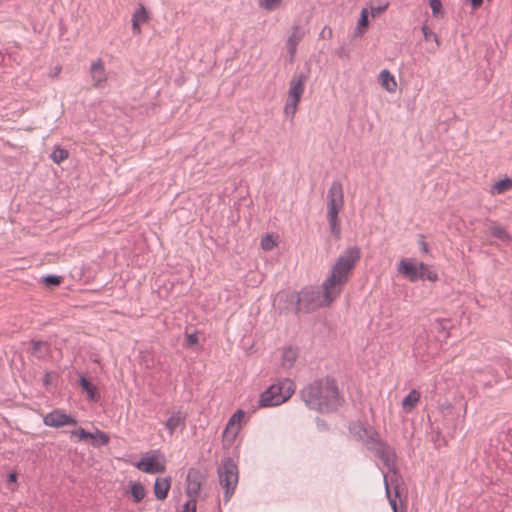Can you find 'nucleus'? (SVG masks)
<instances>
[{
    "label": "nucleus",
    "instance_id": "38",
    "mask_svg": "<svg viewBox=\"0 0 512 512\" xmlns=\"http://www.w3.org/2000/svg\"><path fill=\"white\" fill-rule=\"evenodd\" d=\"M332 35H333L332 29H331V28H329L328 26H325V27L322 29V31L320 32L319 37H320V38H323V39H324V38H328V39H330V38L332 37Z\"/></svg>",
    "mask_w": 512,
    "mask_h": 512
},
{
    "label": "nucleus",
    "instance_id": "41",
    "mask_svg": "<svg viewBox=\"0 0 512 512\" xmlns=\"http://www.w3.org/2000/svg\"><path fill=\"white\" fill-rule=\"evenodd\" d=\"M483 3V0H471V5L474 9L479 8Z\"/></svg>",
    "mask_w": 512,
    "mask_h": 512
},
{
    "label": "nucleus",
    "instance_id": "43",
    "mask_svg": "<svg viewBox=\"0 0 512 512\" xmlns=\"http://www.w3.org/2000/svg\"><path fill=\"white\" fill-rule=\"evenodd\" d=\"M390 504L394 510V512H397V506H396V501L395 500H390Z\"/></svg>",
    "mask_w": 512,
    "mask_h": 512
},
{
    "label": "nucleus",
    "instance_id": "25",
    "mask_svg": "<svg viewBox=\"0 0 512 512\" xmlns=\"http://www.w3.org/2000/svg\"><path fill=\"white\" fill-rule=\"evenodd\" d=\"M68 157H69L68 150H66L60 146H56L51 153V159L56 164H61L62 162L67 160Z\"/></svg>",
    "mask_w": 512,
    "mask_h": 512
},
{
    "label": "nucleus",
    "instance_id": "2",
    "mask_svg": "<svg viewBox=\"0 0 512 512\" xmlns=\"http://www.w3.org/2000/svg\"><path fill=\"white\" fill-rule=\"evenodd\" d=\"M302 397L310 408L321 412L330 411L340 403L338 388L331 379L319 381L305 388Z\"/></svg>",
    "mask_w": 512,
    "mask_h": 512
},
{
    "label": "nucleus",
    "instance_id": "16",
    "mask_svg": "<svg viewBox=\"0 0 512 512\" xmlns=\"http://www.w3.org/2000/svg\"><path fill=\"white\" fill-rule=\"evenodd\" d=\"M132 498L133 502L139 503L146 496V489L141 482L130 481L126 492Z\"/></svg>",
    "mask_w": 512,
    "mask_h": 512
},
{
    "label": "nucleus",
    "instance_id": "45",
    "mask_svg": "<svg viewBox=\"0 0 512 512\" xmlns=\"http://www.w3.org/2000/svg\"><path fill=\"white\" fill-rule=\"evenodd\" d=\"M46 383L49 382V379H48V375H46V380H45Z\"/></svg>",
    "mask_w": 512,
    "mask_h": 512
},
{
    "label": "nucleus",
    "instance_id": "9",
    "mask_svg": "<svg viewBox=\"0 0 512 512\" xmlns=\"http://www.w3.org/2000/svg\"><path fill=\"white\" fill-rule=\"evenodd\" d=\"M245 418V412L243 410H237L228 420V423L223 431V441L228 444H232L239 432L242 429Z\"/></svg>",
    "mask_w": 512,
    "mask_h": 512
},
{
    "label": "nucleus",
    "instance_id": "32",
    "mask_svg": "<svg viewBox=\"0 0 512 512\" xmlns=\"http://www.w3.org/2000/svg\"><path fill=\"white\" fill-rule=\"evenodd\" d=\"M429 4L431 7L433 16L438 17L442 13L441 0H430Z\"/></svg>",
    "mask_w": 512,
    "mask_h": 512
},
{
    "label": "nucleus",
    "instance_id": "26",
    "mask_svg": "<svg viewBox=\"0 0 512 512\" xmlns=\"http://www.w3.org/2000/svg\"><path fill=\"white\" fill-rule=\"evenodd\" d=\"M94 446L107 445L110 441L108 434L101 430H96L92 433V437H89Z\"/></svg>",
    "mask_w": 512,
    "mask_h": 512
},
{
    "label": "nucleus",
    "instance_id": "27",
    "mask_svg": "<svg viewBox=\"0 0 512 512\" xmlns=\"http://www.w3.org/2000/svg\"><path fill=\"white\" fill-rule=\"evenodd\" d=\"M368 26V10L363 8L360 13V18L355 28V36H361L364 29Z\"/></svg>",
    "mask_w": 512,
    "mask_h": 512
},
{
    "label": "nucleus",
    "instance_id": "31",
    "mask_svg": "<svg viewBox=\"0 0 512 512\" xmlns=\"http://www.w3.org/2000/svg\"><path fill=\"white\" fill-rule=\"evenodd\" d=\"M71 437L77 438L78 441L89 440V437H92V433L85 431L83 428H78L71 431Z\"/></svg>",
    "mask_w": 512,
    "mask_h": 512
},
{
    "label": "nucleus",
    "instance_id": "18",
    "mask_svg": "<svg viewBox=\"0 0 512 512\" xmlns=\"http://www.w3.org/2000/svg\"><path fill=\"white\" fill-rule=\"evenodd\" d=\"M489 234L503 241H510L511 236L507 230L497 222L490 221L487 226Z\"/></svg>",
    "mask_w": 512,
    "mask_h": 512
},
{
    "label": "nucleus",
    "instance_id": "3",
    "mask_svg": "<svg viewBox=\"0 0 512 512\" xmlns=\"http://www.w3.org/2000/svg\"><path fill=\"white\" fill-rule=\"evenodd\" d=\"M295 384L290 379H282L265 390L259 399L261 407L278 406L286 402L295 392Z\"/></svg>",
    "mask_w": 512,
    "mask_h": 512
},
{
    "label": "nucleus",
    "instance_id": "13",
    "mask_svg": "<svg viewBox=\"0 0 512 512\" xmlns=\"http://www.w3.org/2000/svg\"><path fill=\"white\" fill-rule=\"evenodd\" d=\"M304 36V31L299 26H294L291 35L286 40V47L290 57V61H293L296 54L297 46Z\"/></svg>",
    "mask_w": 512,
    "mask_h": 512
},
{
    "label": "nucleus",
    "instance_id": "42",
    "mask_svg": "<svg viewBox=\"0 0 512 512\" xmlns=\"http://www.w3.org/2000/svg\"><path fill=\"white\" fill-rule=\"evenodd\" d=\"M44 345L43 342L40 341H34L33 342V350L38 351L42 346Z\"/></svg>",
    "mask_w": 512,
    "mask_h": 512
},
{
    "label": "nucleus",
    "instance_id": "5",
    "mask_svg": "<svg viewBox=\"0 0 512 512\" xmlns=\"http://www.w3.org/2000/svg\"><path fill=\"white\" fill-rule=\"evenodd\" d=\"M397 270L411 282H416L419 279H427L431 282L438 280L437 273L432 271L428 265L410 258L400 260Z\"/></svg>",
    "mask_w": 512,
    "mask_h": 512
},
{
    "label": "nucleus",
    "instance_id": "8",
    "mask_svg": "<svg viewBox=\"0 0 512 512\" xmlns=\"http://www.w3.org/2000/svg\"><path fill=\"white\" fill-rule=\"evenodd\" d=\"M135 467L144 473L157 474L166 470V462L159 451H150L135 463Z\"/></svg>",
    "mask_w": 512,
    "mask_h": 512
},
{
    "label": "nucleus",
    "instance_id": "12",
    "mask_svg": "<svg viewBox=\"0 0 512 512\" xmlns=\"http://www.w3.org/2000/svg\"><path fill=\"white\" fill-rule=\"evenodd\" d=\"M90 76L93 84L97 87L102 86L106 82L107 75L104 63L101 59L92 62L90 66Z\"/></svg>",
    "mask_w": 512,
    "mask_h": 512
},
{
    "label": "nucleus",
    "instance_id": "30",
    "mask_svg": "<svg viewBox=\"0 0 512 512\" xmlns=\"http://www.w3.org/2000/svg\"><path fill=\"white\" fill-rule=\"evenodd\" d=\"M283 0H259V6L267 11L278 9Z\"/></svg>",
    "mask_w": 512,
    "mask_h": 512
},
{
    "label": "nucleus",
    "instance_id": "1",
    "mask_svg": "<svg viewBox=\"0 0 512 512\" xmlns=\"http://www.w3.org/2000/svg\"><path fill=\"white\" fill-rule=\"evenodd\" d=\"M360 258L361 250L357 246L347 248L338 256L328 277L322 284V288L326 290L327 298H338L340 296Z\"/></svg>",
    "mask_w": 512,
    "mask_h": 512
},
{
    "label": "nucleus",
    "instance_id": "39",
    "mask_svg": "<svg viewBox=\"0 0 512 512\" xmlns=\"http://www.w3.org/2000/svg\"><path fill=\"white\" fill-rule=\"evenodd\" d=\"M18 479V475L15 472H11L7 477V482L9 484H16Z\"/></svg>",
    "mask_w": 512,
    "mask_h": 512
},
{
    "label": "nucleus",
    "instance_id": "33",
    "mask_svg": "<svg viewBox=\"0 0 512 512\" xmlns=\"http://www.w3.org/2000/svg\"><path fill=\"white\" fill-rule=\"evenodd\" d=\"M388 7V3H383L378 6H371V16L376 17L380 13L384 12Z\"/></svg>",
    "mask_w": 512,
    "mask_h": 512
},
{
    "label": "nucleus",
    "instance_id": "20",
    "mask_svg": "<svg viewBox=\"0 0 512 512\" xmlns=\"http://www.w3.org/2000/svg\"><path fill=\"white\" fill-rule=\"evenodd\" d=\"M164 424L170 435H172L178 427L185 426V420L180 413H174L166 420Z\"/></svg>",
    "mask_w": 512,
    "mask_h": 512
},
{
    "label": "nucleus",
    "instance_id": "22",
    "mask_svg": "<svg viewBox=\"0 0 512 512\" xmlns=\"http://www.w3.org/2000/svg\"><path fill=\"white\" fill-rule=\"evenodd\" d=\"M80 386L83 389V391L87 393L88 398L90 400H92V401L99 400L100 395L98 393L96 386H94L87 378H85V377L80 378Z\"/></svg>",
    "mask_w": 512,
    "mask_h": 512
},
{
    "label": "nucleus",
    "instance_id": "17",
    "mask_svg": "<svg viewBox=\"0 0 512 512\" xmlns=\"http://www.w3.org/2000/svg\"><path fill=\"white\" fill-rule=\"evenodd\" d=\"M149 14L144 6H140L132 15V30L134 34L141 32L140 24L147 22Z\"/></svg>",
    "mask_w": 512,
    "mask_h": 512
},
{
    "label": "nucleus",
    "instance_id": "10",
    "mask_svg": "<svg viewBox=\"0 0 512 512\" xmlns=\"http://www.w3.org/2000/svg\"><path fill=\"white\" fill-rule=\"evenodd\" d=\"M43 422L46 426L53 428H61L67 425H76L77 421L65 411L61 409H55L52 412L44 416Z\"/></svg>",
    "mask_w": 512,
    "mask_h": 512
},
{
    "label": "nucleus",
    "instance_id": "44",
    "mask_svg": "<svg viewBox=\"0 0 512 512\" xmlns=\"http://www.w3.org/2000/svg\"><path fill=\"white\" fill-rule=\"evenodd\" d=\"M422 249H423L424 251H427V247H426V244H425V243H423Z\"/></svg>",
    "mask_w": 512,
    "mask_h": 512
},
{
    "label": "nucleus",
    "instance_id": "36",
    "mask_svg": "<svg viewBox=\"0 0 512 512\" xmlns=\"http://www.w3.org/2000/svg\"><path fill=\"white\" fill-rule=\"evenodd\" d=\"M182 512H196V500L189 499L184 505Z\"/></svg>",
    "mask_w": 512,
    "mask_h": 512
},
{
    "label": "nucleus",
    "instance_id": "29",
    "mask_svg": "<svg viewBox=\"0 0 512 512\" xmlns=\"http://www.w3.org/2000/svg\"><path fill=\"white\" fill-rule=\"evenodd\" d=\"M298 103L299 98H289L284 108L285 114L287 116L293 117L297 111Z\"/></svg>",
    "mask_w": 512,
    "mask_h": 512
},
{
    "label": "nucleus",
    "instance_id": "6",
    "mask_svg": "<svg viewBox=\"0 0 512 512\" xmlns=\"http://www.w3.org/2000/svg\"><path fill=\"white\" fill-rule=\"evenodd\" d=\"M337 298H327L326 290H318L314 287H308L301 290L298 294V309L309 312L320 307L330 306Z\"/></svg>",
    "mask_w": 512,
    "mask_h": 512
},
{
    "label": "nucleus",
    "instance_id": "24",
    "mask_svg": "<svg viewBox=\"0 0 512 512\" xmlns=\"http://www.w3.org/2000/svg\"><path fill=\"white\" fill-rule=\"evenodd\" d=\"M512 189V179L504 178L497 181L491 187V194L500 195Z\"/></svg>",
    "mask_w": 512,
    "mask_h": 512
},
{
    "label": "nucleus",
    "instance_id": "14",
    "mask_svg": "<svg viewBox=\"0 0 512 512\" xmlns=\"http://www.w3.org/2000/svg\"><path fill=\"white\" fill-rule=\"evenodd\" d=\"M171 488V477H158L154 483V495L158 500H165Z\"/></svg>",
    "mask_w": 512,
    "mask_h": 512
},
{
    "label": "nucleus",
    "instance_id": "15",
    "mask_svg": "<svg viewBox=\"0 0 512 512\" xmlns=\"http://www.w3.org/2000/svg\"><path fill=\"white\" fill-rule=\"evenodd\" d=\"M421 399V393L416 390L412 389L402 400L401 406L404 413L409 414L411 413Z\"/></svg>",
    "mask_w": 512,
    "mask_h": 512
},
{
    "label": "nucleus",
    "instance_id": "37",
    "mask_svg": "<svg viewBox=\"0 0 512 512\" xmlns=\"http://www.w3.org/2000/svg\"><path fill=\"white\" fill-rule=\"evenodd\" d=\"M198 342V336L195 333L186 335V343L188 346H194Z\"/></svg>",
    "mask_w": 512,
    "mask_h": 512
},
{
    "label": "nucleus",
    "instance_id": "28",
    "mask_svg": "<svg viewBox=\"0 0 512 512\" xmlns=\"http://www.w3.org/2000/svg\"><path fill=\"white\" fill-rule=\"evenodd\" d=\"M261 248L265 251H271L277 245V237L267 234L261 239Z\"/></svg>",
    "mask_w": 512,
    "mask_h": 512
},
{
    "label": "nucleus",
    "instance_id": "7",
    "mask_svg": "<svg viewBox=\"0 0 512 512\" xmlns=\"http://www.w3.org/2000/svg\"><path fill=\"white\" fill-rule=\"evenodd\" d=\"M219 482L225 489V500L228 501L238 484V467L232 460L224 461L218 469Z\"/></svg>",
    "mask_w": 512,
    "mask_h": 512
},
{
    "label": "nucleus",
    "instance_id": "21",
    "mask_svg": "<svg viewBox=\"0 0 512 512\" xmlns=\"http://www.w3.org/2000/svg\"><path fill=\"white\" fill-rule=\"evenodd\" d=\"M379 79L383 88H385L389 93L395 91L397 84L393 75L388 70H382L380 72Z\"/></svg>",
    "mask_w": 512,
    "mask_h": 512
},
{
    "label": "nucleus",
    "instance_id": "35",
    "mask_svg": "<svg viewBox=\"0 0 512 512\" xmlns=\"http://www.w3.org/2000/svg\"><path fill=\"white\" fill-rule=\"evenodd\" d=\"M44 282L47 284V285H53V286H57L61 283V277L59 276H54V275H49V276H46L44 278Z\"/></svg>",
    "mask_w": 512,
    "mask_h": 512
},
{
    "label": "nucleus",
    "instance_id": "19",
    "mask_svg": "<svg viewBox=\"0 0 512 512\" xmlns=\"http://www.w3.org/2000/svg\"><path fill=\"white\" fill-rule=\"evenodd\" d=\"M298 359V350L292 347L283 349L281 357V365L285 369H290L294 366Z\"/></svg>",
    "mask_w": 512,
    "mask_h": 512
},
{
    "label": "nucleus",
    "instance_id": "4",
    "mask_svg": "<svg viewBox=\"0 0 512 512\" xmlns=\"http://www.w3.org/2000/svg\"><path fill=\"white\" fill-rule=\"evenodd\" d=\"M344 206L343 189L340 183H333L327 194V218L330 225L331 233L336 237H340V224L338 213Z\"/></svg>",
    "mask_w": 512,
    "mask_h": 512
},
{
    "label": "nucleus",
    "instance_id": "11",
    "mask_svg": "<svg viewBox=\"0 0 512 512\" xmlns=\"http://www.w3.org/2000/svg\"><path fill=\"white\" fill-rule=\"evenodd\" d=\"M202 485V476L199 471L191 469L187 474V495L190 499L197 498Z\"/></svg>",
    "mask_w": 512,
    "mask_h": 512
},
{
    "label": "nucleus",
    "instance_id": "34",
    "mask_svg": "<svg viewBox=\"0 0 512 512\" xmlns=\"http://www.w3.org/2000/svg\"><path fill=\"white\" fill-rule=\"evenodd\" d=\"M422 32H423V36H424L425 40H427V41L431 40V39H433L435 41L438 40L437 35L431 29H429L427 26L422 27Z\"/></svg>",
    "mask_w": 512,
    "mask_h": 512
},
{
    "label": "nucleus",
    "instance_id": "23",
    "mask_svg": "<svg viewBox=\"0 0 512 512\" xmlns=\"http://www.w3.org/2000/svg\"><path fill=\"white\" fill-rule=\"evenodd\" d=\"M305 75L300 74L297 78H294L291 82V86L288 92V96H301L304 92Z\"/></svg>",
    "mask_w": 512,
    "mask_h": 512
},
{
    "label": "nucleus",
    "instance_id": "40",
    "mask_svg": "<svg viewBox=\"0 0 512 512\" xmlns=\"http://www.w3.org/2000/svg\"><path fill=\"white\" fill-rule=\"evenodd\" d=\"M61 72V66L57 65L55 66L51 72H50V76L51 77H56L59 73Z\"/></svg>",
    "mask_w": 512,
    "mask_h": 512
}]
</instances>
